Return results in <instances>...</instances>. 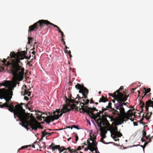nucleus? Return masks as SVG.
I'll return each instance as SVG.
<instances>
[{
  "mask_svg": "<svg viewBox=\"0 0 153 153\" xmlns=\"http://www.w3.org/2000/svg\"><path fill=\"white\" fill-rule=\"evenodd\" d=\"M79 92L80 93H82V94L84 93L83 92V90L82 89H79Z\"/></svg>",
  "mask_w": 153,
  "mask_h": 153,
  "instance_id": "nucleus-40",
  "label": "nucleus"
},
{
  "mask_svg": "<svg viewBox=\"0 0 153 153\" xmlns=\"http://www.w3.org/2000/svg\"><path fill=\"white\" fill-rule=\"evenodd\" d=\"M58 29V32L59 33H61V32H62V31L60 29V28L59 27V28H57Z\"/></svg>",
  "mask_w": 153,
  "mask_h": 153,
  "instance_id": "nucleus-47",
  "label": "nucleus"
},
{
  "mask_svg": "<svg viewBox=\"0 0 153 153\" xmlns=\"http://www.w3.org/2000/svg\"><path fill=\"white\" fill-rule=\"evenodd\" d=\"M24 99L25 100H26L27 101L28 100H29V98L26 96H25L24 98Z\"/></svg>",
  "mask_w": 153,
  "mask_h": 153,
  "instance_id": "nucleus-42",
  "label": "nucleus"
},
{
  "mask_svg": "<svg viewBox=\"0 0 153 153\" xmlns=\"http://www.w3.org/2000/svg\"><path fill=\"white\" fill-rule=\"evenodd\" d=\"M61 33V37L62 38H63V37H64V36H65V35L62 32H61V33Z\"/></svg>",
  "mask_w": 153,
  "mask_h": 153,
  "instance_id": "nucleus-41",
  "label": "nucleus"
},
{
  "mask_svg": "<svg viewBox=\"0 0 153 153\" xmlns=\"http://www.w3.org/2000/svg\"><path fill=\"white\" fill-rule=\"evenodd\" d=\"M139 105L140 108L142 109L144 107L145 104L144 103L143 101H140Z\"/></svg>",
  "mask_w": 153,
  "mask_h": 153,
  "instance_id": "nucleus-27",
  "label": "nucleus"
},
{
  "mask_svg": "<svg viewBox=\"0 0 153 153\" xmlns=\"http://www.w3.org/2000/svg\"><path fill=\"white\" fill-rule=\"evenodd\" d=\"M111 102L108 103V105L106 106L107 108H111V109L112 108H111Z\"/></svg>",
  "mask_w": 153,
  "mask_h": 153,
  "instance_id": "nucleus-34",
  "label": "nucleus"
},
{
  "mask_svg": "<svg viewBox=\"0 0 153 153\" xmlns=\"http://www.w3.org/2000/svg\"><path fill=\"white\" fill-rule=\"evenodd\" d=\"M28 44H30V42L31 41L33 40V38H32L28 37Z\"/></svg>",
  "mask_w": 153,
  "mask_h": 153,
  "instance_id": "nucleus-33",
  "label": "nucleus"
},
{
  "mask_svg": "<svg viewBox=\"0 0 153 153\" xmlns=\"http://www.w3.org/2000/svg\"><path fill=\"white\" fill-rule=\"evenodd\" d=\"M107 101H108L107 98L102 95L100 99L99 102L100 103L101 102H105Z\"/></svg>",
  "mask_w": 153,
  "mask_h": 153,
  "instance_id": "nucleus-20",
  "label": "nucleus"
},
{
  "mask_svg": "<svg viewBox=\"0 0 153 153\" xmlns=\"http://www.w3.org/2000/svg\"><path fill=\"white\" fill-rule=\"evenodd\" d=\"M22 126L25 128L27 131L34 130L36 131L38 128L43 129L42 126H40L41 125H21Z\"/></svg>",
  "mask_w": 153,
  "mask_h": 153,
  "instance_id": "nucleus-11",
  "label": "nucleus"
},
{
  "mask_svg": "<svg viewBox=\"0 0 153 153\" xmlns=\"http://www.w3.org/2000/svg\"><path fill=\"white\" fill-rule=\"evenodd\" d=\"M78 137L77 136V135H76L75 136V140L76 142L78 140Z\"/></svg>",
  "mask_w": 153,
  "mask_h": 153,
  "instance_id": "nucleus-39",
  "label": "nucleus"
},
{
  "mask_svg": "<svg viewBox=\"0 0 153 153\" xmlns=\"http://www.w3.org/2000/svg\"><path fill=\"white\" fill-rule=\"evenodd\" d=\"M65 53H68L69 55H71V52L70 51H68L67 50H65Z\"/></svg>",
  "mask_w": 153,
  "mask_h": 153,
  "instance_id": "nucleus-36",
  "label": "nucleus"
},
{
  "mask_svg": "<svg viewBox=\"0 0 153 153\" xmlns=\"http://www.w3.org/2000/svg\"><path fill=\"white\" fill-rule=\"evenodd\" d=\"M50 147H52V149H53V150H55V149H56V148H55V147H53V146H51H51H50ZM56 149H57V148H56Z\"/></svg>",
  "mask_w": 153,
  "mask_h": 153,
  "instance_id": "nucleus-49",
  "label": "nucleus"
},
{
  "mask_svg": "<svg viewBox=\"0 0 153 153\" xmlns=\"http://www.w3.org/2000/svg\"><path fill=\"white\" fill-rule=\"evenodd\" d=\"M35 52L34 51H33L32 52V54H35Z\"/></svg>",
  "mask_w": 153,
  "mask_h": 153,
  "instance_id": "nucleus-62",
  "label": "nucleus"
},
{
  "mask_svg": "<svg viewBox=\"0 0 153 153\" xmlns=\"http://www.w3.org/2000/svg\"><path fill=\"white\" fill-rule=\"evenodd\" d=\"M137 92H138V96H139V95H140V91H137Z\"/></svg>",
  "mask_w": 153,
  "mask_h": 153,
  "instance_id": "nucleus-60",
  "label": "nucleus"
},
{
  "mask_svg": "<svg viewBox=\"0 0 153 153\" xmlns=\"http://www.w3.org/2000/svg\"><path fill=\"white\" fill-rule=\"evenodd\" d=\"M32 56L35 59V54H32Z\"/></svg>",
  "mask_w": 153,
  "mask_h": 153,
  "instance_id": "nucleus-57",
  "label": "nucleus"
},
{
  "mask_svg": "<svg viewBox=\"0 0 153 153\" xmlns=\"http://www.w3.org/2000/svg\"><path fill=\"white\" fill-rule=\"evenodd\" d=\"M144 89L145 90L144 94V95H146L149 92L151 91V89L150 88H147L146 90V88H144Z\"/></svg>",
  "mask_w": 153,
  "mask_h": 153,
  "instance_id": "nucleus-26",
  "label": "nucleus"
},
{
  "mask_svg": "<svg viewBox=\"0 0 153 153\" xmlns=\"http://www.w3.org/2000/svg\"><path fill=\"white\" fill-rule=\"evenodd\" d=\"M90 103H94V101H93V100L92 99H90Z\"/></svg>",
  "mask_w": 153,
  "mask_h": 153,
  "instance_id": "nucleus-44",
  "label": "nucleus"
},
{
  "mask_svg": "<svg viewBox=\"0 0 153 153\" xmlns=\"http://www.w3.org/2000/svg\"><path fill=\"white\" fill-rule=\"evenodd\" d=\"M58 147V151L59 152V153H61L62 152H63V151L65 150H67V149L65 148L64 147L62 146L61 148H60V146L58 145L57 146Z\"/></svg>",
  "mask_w": 153,
  "mask_h": 153,
  "instance_id": "nucleus-22",
  "label": "nucleus"
},
{
  "mask_svg": "<svg viewBox=\"0 0 153 153\" xmlns=\"http://www.w3.org/2000/svg\"><path fill=\"white\" fill-rule=\"evenodd\" d=\"M23 105V103H21L20 105H16L15 109L13 111L14 117H17L22 122V123H20L19 124H40L32 114L30 115V114L25 113V110L22 106Z\"/></svg>",
  "mask_w": 153,
  "mask_h": 153,
  "instance_id": "nucleus-3",
  "label": "nucleus"
},
{
  "mask_svg": "<svg viewBox=\"0 0 153 153\" xmlns=\"http://www.w3.org/2000/svg\"><path fill=\"white\" fill-rule=\"evenodd\" d=\"M144 93H143L142 94V98L146 96V95H144Z\"/></svg>",
  "mask_w": 153,
  "mask_h": 153,
  "instance_id": "nucleus-55",
  "label": "nucleus"
},
{
  "mask_svg": "<svg viewBox=\"0 0 153 153\" xmlns=\"http://www.w3.org/2000/svg\"><path fill=\"white\" fill-rule=\"evenodd\" d=\"M87 143H88L89 144V145L88 146V147L90 148L89 150L91 152H93L94 151L95 149V146L94 145V143H93V145L94 146V148H93L92 146V144L88 140H87Z\"/></svg>",
  "mask_w": 153,
  "mask_h": 153,
  "instance_id": "nucleus-19",
  "label": "nucleus"
},
{
  "mask_svg": "<svg viewBox=\"0 0 153 153\" xmlns=\"http://www.w3.org/2000/svg\"><path fill=\"white\" fill-rule=\"evenodd\" d=\"M63 44L64 46L66 45L65 42V41H64V42H63Z\"/></svg>",
  "mask_w": 153,
  "mask_h": 153,
  "instance_id": "nucleus-61",
  "label": "nucleus"
},
{
  "mask_svg": "<svg viewBox=\"0 0 153 153\" xmlns=\"http://www.w3.org/2000/svg\"><path fill=\"white\" fill-rule=\"evenodd\" d=\"M10 81L7 80L0 83L1 86L3 85L7 88V89L5 88L0 89V98L4 99L6 101L4 103L0 102V107L1 108L6 107L10 111L13 112L14 111V108L10 100L13 95V92L10 88Z\"/></svg>",
  "mask_w": 153,
  "mask_h": 153,
  "instance_id": "nucleus-2",
  "label": "nucleus"
},
{
  "mask_svg": "<svg viewBox=\"0 0 153 153\" xmlns=\"http://www.w3.org/2000/svg\"><path fill=\"white\" fill-rule=\"evenodd\" d=\"M81 148L80 146H79L78 148V150H81Z\"/></svg>",
  "mask_w": 153,
  "mask_h": 153,
  "instance_id": "nucleus-56",
  "label": "nucleus"
},
{
  "mask_svg": "<svg viewBox=\"0 0 153 153\" xmlns=\"http://www.w3.org/2000/svg\"><path fill=\"white\" fill-rule=\"evenodd\" d=\"M86 120L88 123L89 124H91V123L90 121L86 118Z\"/></svg>",
  "mask_w": 153,
  "mask_h": 153,
  "instance_id": "nucleus-52",
  "label": "nucleus"
},
{
  "mask_svg": "<svg viewBox=\"0 0 153 153\" xmlns=\"http://www.w3.org/2000/svg\"><path fill=\"white\" fill-rule=\"evenodd\" d=\"M66 104H67L66 105L67 106V107L68 105H70L69 103H70V99L68 98H67V97H66Z\"/></svg>",
  "mask_w": 153,
  "mask_h": 153,
  "instance_id": "nucleus-28",
  "label": "nucleus"
},
{
  "mask_svg": "<svg viewBox=\"0 0 153 153\" xmlns=\"http://www.w3.org/2000/svg\"><path fill=\"white\" fill-rule=\"evenodd\" d=\"M65 46V49L66 50L67 49V48H69L68 47L66 46V45Z\"/></svg>",
  "mask_w": 153,
  "mask_h": 153,
  "instance_id": "nucleus-64",
  "label": "nucleus"
},
{
  "mask_svg": "<svg viewBox=\"0 0 153 153\" xmlns=\"http://www.w3.org/2000/svg\"><path fill=\"white\" fill-rule=\"evenodd\" d=\"M71 110L67 108V106L64 105L62 109H61V112L59 109H56L55 111L53 112V115L52 114L49 113L50 115L48 116L47 113H44L39 111H37L36 112L37 113L36 118L39 120H42V118L43 119V122H42L43 123L45 122L47 124H49L51 122H53L55 120L58 119L59 117L61 116L63 113H65L69 112Z\"/></svg>",
  "mask_w": 153,
  "mask_h": 153,
  "instance_id": "nucleus-4",
  "label": "nucleus"
},
{
  "mask_svg": "<svg viewBox=\"0 0 153 153\" xmlns=\"http://www.w3.org/2000/svg\"><path fill=\"white\" fill-rule=\"evenodd\" d=\"M83 86H84L83 85H81L77 83L76 85H75V87L77 90H79L80 89H82Z\"/></svg>",
  "mask_w": 153,
  "mask_h": 153,
  "instance_id": "nucleus-23",
  "label": "nucleus"
},
{
  "mask_svg": "<svg viewBox=\"0 0 153 153\" xmlns=\"http://www.w3.org/2000/svg\"><path fill=\"white\" fill-rule=\"evenodd\" d=\"M88 148H85V149L86 151H88Z\"/></svg>",
  "mask_w": 153,
  "mask_h": 153,
  "instance_id": "nucleus-63",
  "label": "nucleus"
},
{
  "mask_svg": "<svg viewBox=\"0 0 153 153\" xmlns=\"http://www.w3.org/2000/svg\"><path fill=\"white\" fill-rule=\"evenodd\" d=\"M87 94L85 93H83L82 94L83 97H81L79 96V94L77 95V96L78 97V100H80V99H82V101L84 102H81L80 103V105L79 107L78 106H76V105L74 104L73 103L71 105V108L72 109H75L76 110H78V109L80 111V113H82V108H83L87 109L85 107L86 105H88L89 102V100L88 99H86L87 98Z\"/></svg>",
  "mask_w": 153,
  "mask_h": 153,
  "instance_id": "nucleus-9",
  "label": "nucleus"
},
{
  "mask_svg": "<svg viewBox=\"0 0 153 153\" xmlns=\"http://www.w3.org/2000/svg\"><path fill=\"white\" fill-rule=\"evenodd\" d=\"M48 130H49V131L51 130L50 129H47L46 130H45L43 131H42L41 132V134H42V137L40 139V141H41L42 140L43 137H44L46 135L49 136L51 134V133H48V132H46Z\"/></svg>",
  "mask_w": 153,
  "mask_h": 153,
  "instance_id": "nucleus-17",
  "label": "nucleus"
},
{
  "mask_svg": "<svg viewBox=\"0 0 153 153\" xmlns=\"http://www.w3.org/2000/svg\"><path fill=\"white\" fill-rule=\"evenodd\" d=\"M146 111L147 112V113L146 114L145 117L146 119L148 120L150 118L151 115L152 114V112H150V114L149 115V111Z\"/></svg>",
  "mask_w": 153,
  "mask_h": 153,
  "instance_id": "nucleus-24",
  "label": "nucleus"
},
{
  "mask_svg": "<svg viewBox=\"0 0 153 153\" xmlns=\"http://www.w3.org/2000/svg\"><path fill=\"white\" fill-rule=\"evenodd\" d=\"M150 137V135H148V136H145V137L144 138H145V139H146V140H149L150 139L149 138V137Z\"/></svg>",
  "mask_w": 153,
  "mask_h": 153,
  "instance_id": "nucleus-35",
  "label": "nucleus"
},
{
  "mask_svg": "<svg viewBox=\"0 0 153 153\" xmlns=\"http://www.w3.org/2000/svg\"><path fill=\"white\" fill-rule=\"evenodd\" d=\"M122 92L123 91L120 92H119V91L117 90L116 92H114L113 94L108 93V94L109 96L112 97L114 99L116 100L117 102V97H120Z\"/></svg>",
  "mask_w": 153,
  "mask_h": 153,
  "instance_id": "nucleus-13",
  "label": "nucleus"
},
{
  "mask_svg": "<svg viewBox=\"0 0 153 153\" xmlns=\"http://www.w3.org/2000/svg\"><path fill=\"white\" fill-rule=\"evenodd\" d=\"M75 99L74 100V99H72L71 98V99H70V102H71V103H76L77 104H78V103L79 102L78 101H75Z\"/></svg>",
  "mask_w": 153,
  "mask_h": 153,
  "instance_id": "nucleus-29",
  "label": "nucleus"
},
{
  "mask_svg": "<svg viewBox=\"0 0 153 153\" xmlns=\"http://www.w3.org/2000/svg\"><path fill=\"white\" fill-rule=\"evenodd\" d=\"M90 137L91 138V140L92 141V142L94 143V145L95 146L94 151H95L96 153H100L97 149V143L95 139H96V136H94L93 138L91 137V136L90 135Z\"/></svg>",
  "mask_w": 153,
  "mask_h": 153,
  "instance_id": "nucleus-14",
  "label": "nucleus"
},
{
  "mask_svg": "<svg viewBox=\"0 0 153 153\" xmlns=\"http://www.w3.org/2000/svg\"><path fill=\"white\" fill-rule=\"evenodd\" d=\"M22 90H24V95H27L28 96H30L31 93L30 92L28 91L29 90V89H27V86L26 85H24L22 88Z\"/></svg>",
  "mask_w": 153,
  "mask_h": 153,
  "instance_id": "nucleus-16",
  "label": "nucleus"
},
{
  "mask_svg": "<svg viewBox=\"0 0 153 153\" xmlns=\"http://www.w3.org/2000/svg\"><path fill=\"white\" fill-rule=\"evenodd\" d=\"M29 146H28V145H27V146H22L20 148H19V149L18 150V152H19V151L20 150H21V149H23L25 148H27Z\"/></svg>",
  "mask_w": 153,
  "mask_h": 153,
  "instance_id": "nucleus-30",
  "label": "nucleus"
},
{
  "mask_svg": "<svg viewBox=\"0 0 153 153\" xmlns=\"http://www.w3.org/2000/svg\"><path fill=\"white\" fill-rule=\"evenodd\" d=\"M26 52L22 51L18 52L16 53L11 52L10 56L7 57V59H9L10 62L7 61V59H4L2 61V65H0V71L2 72L6 69L9 70L11 71L14 78L16 79L22 80L24 74V68L22 67L23 64L20 60L24 59H29L31 55L29 57L25 56Z\"/></svg>",
  "mask_w": 153,
  "mask_h": 153,
  "instance_id": "nucleus-1",
  "label": "nucleus"
},
{
  "mask_svg": "<svg viewBox=\"0 0 153 153\" xmlns=\"http://www.w3.org/2000/svg\"><path fill=\"white\" fill-rule=\"evenodd\" d=\"M31 62V61H29V62H28L27 63V64L28 65H29Z\"/></svg>",
  "mask_w": 153,
  "mask_h": 153,
  "instance_id": "nucleus-54",
  "label": "nucleus"
},
{
  "mask_svg": "<svg viewBox=\"0 0 153 153\" xmlns=\"http://www.w3.org/2000/svg\"><path fill=\"white\" fill-rule=\"evenodd\" d=\"M64 40L63 38H62L61 41L64 42Z\"/></svg>",
  "mask_w": 153,
  "mask_h": 153,
  "instance_id": "nucleus-59",
  "label": "nucleus"
},
{
  "mask_svg": "<svg viewBox=\"0 0 153 153\" xmlns=\"http://www.w3.org/2000/svg\"><path fill=\"white\" fill-rule=\"evenodd\" d=\"M123 86H121L120 88L119 89V90H117L119 91V92H120V91L121 90H123Z\"/></svg>",
  "mask_w": 153,
  "mask_h": 153,
  "instance_id": "nucleus-38",
  "label": "nucleus"
},
{
  "mask_svg": "<svg viewBox=\"0 0 153 153\" xmlns=\"http://www.w3.org/2000/svg\"><path fill=\"white\" fill-rule=\"evenodd\" d=\"M115 100H115V99H114V100H111V101H112V102L113 103H114V104H115Z\"/></svg>",
  "mask_w": 153,
  "mask_h": 153,
  "instance_id": "nucleus-53",
  "label": "nucleus"
},
{
  "mask_svg": "<svg viewBox=\"0 0 153 153\" xmlns=\"http://www.w3.org/2000/svg\"><path fill=\"white\" fill-rule=\"evenodd\" d=\"M139 145H140L139 144L136 145H134L133 146H131L130 147H134V146H139Z\"/></svg>",
  "mask_w": 153,
  "mask_h": 153,
  "instance_id": "nucleus-50",
  "label": "nucleus"
},
{
  "mask_svg": "<svg viewBox=\"0 0 153 153\" xmlns=\"http://www.w3.org/2000/svg\"><path fill=\"white\" fill-rule=\"evenodd\" d=\"M71 139V137H70V138H68V139H67V140H68V141H70V139Z\"/></svg>",
  "mask_w": 153,
  "mask_h": 153,
  "instance_id": "nucleus-58",
  "label": "nucleus"
},
{
  "mask_svg": "<svg viewBox=\"0 0 153 153\" xmlns=\"http://www.w3.org/2000/svg\"><path fill=\"white\" fill-rule=\"evenodd\" d=\"M82 89L83 90V92H84V93H85V94H88V90L84 86L83 87Z\"/></svg>",
  "mask_w": 153,
  "mask_h": 153,
  "instance_id": "nucleus-25",
  "label": "nucleus"
},
{
  "mask_svg": "<svg viewBox=\"0 0 153 153\" xmlns=\"http://www.w3.org/2000/svg\"><path fill=\"white\" fill-rule=\"evenodd\" d=\"M136 89V88H132V89H131V92H133V93H134V91Z\"/></svg>",
  "mask_w": 153,
  "mask_h": 153,
  "instance_id": "nucleus-45",
  "label": "nucleus"
},
{
  "mask_svg": "<svg viewBox=\"0 0 153 153\" xmlns=\"http://www.w3.org/2000/svg\"><path fill=\"white\" fill-rule=\"evenodd\" d=\"M73 125V126H72L71 127L69 126H68V127H66V128H60V129H57V130H62L63 129H65L67 128H71V129H72L73 128H74L77 129H79V126H74L75 125Z\"/></svg>",
  "mask_w": 153,
  "mask_h": 153,
  "instance_id": "nucleus-21",
  "label": "nucleus"
},
{
  "mask_svg": "<svg viewBox=\"0 0 153 153\" xmlns=\"http://www.w3.org/2000/svg\"><path fill=\"white\" fill-rule=\"evenodd\" d=\"M106 134H104L101 133V140H103L106 137Z\"/></svg>",
  "mask_w": 153,
  "mask_h": 153,
  "instance_id": "nucleus-31",
  "label": "nucleus"
},
{
  "mask_svg": "<svg viewBox=\"0 0 153 153\" xmlns=\"http://www.w3.org/2000/svg\"><path fill=\"white\" fill-rule=\"evenodd\" d=\"M100 128L101 133L106 134L107 133V131H109L111 134V136L113 139H114V137H112V135L114 136H115V132H117L118 134L117 137H120L122 136V134L118 132L117 128L115 127H113V125H105L106 126H102V125H97Z\"/></svg>",
  "mask_w": 153,
  "mask_h": 153,
  "instance_id": "nucleus-8",
  "label": "nucleus"
},
{
  "mask_svg": "<svg viewBox=\"0 0 153 153\" xmlns=\"http://www.w3.org/2000/svg\"><path fill=\"white\" fill-rule=\"evenodd\" d=\"M44 25H51L53 26L54 27L59 28V27L51 23L48 20H40L33 25L30 26L29 27V33L33 31H36L39 27L42 28Z\"/></svg>",
  "mask_w": 153,
  "mask_h": 153,
  "instance_id": "nucleus-7",
  "label": "nucleus"
},
{
  "mask_svg": "<svg viewBox=\"0 0 153 153\" xmlns=\"http://www.w3.org/2000/svg\"><path fill=\"white\" fill-rule=\"evenodd\" d=\"M116 103H115L114 108H112L114 114H116L118 117L115 119V122L116 123H112L111 124H121L124 121L123 120L125 115L128 114V112H126L125 109L123 107V103L120 102H117Z\"/></svg>",
  "mask_w": 153,
  "mask_h": 153,
  "instance_id": "nucleus-6",
  "label": "nucleus"
},
{
  "mask_svg": "<svg viewBox=\"0 0 153 153\" xmlns=\"http://www.w3.org/2000/svg\"><path fill=\"white\" fill-rule=\"evenodd\" d=\"M152 141V140H151V139H149V140L148 141V142H146L144 144V146H145H145L148 144L150 143V142H151Z\"/></svg>",
  "mask_w": 153,
  "mask_h": 153,
  "instance_id": "nucleus-32",
  "label": "nucleus"
},
{
  "mask_svg": "<svg viewBox=\"0 0 153 153\" xmlns=\"http://www.w3.org/2000/svg\"><path fill=\"white\" fill-rule=\"evenodd\" d=\"M147 127V126L145 125L143 127V137L141 138V140L142 142L146 141V140L144 138H143L145 136H146V128Z\"/></svg>",
  "mask_w": 153,
  "mask_h": 153,
  "instance_id": "nucleus-18",
  "label": "nucleus"
},
{
  "mask_svg": "<svg viewBox=\"0 0 153 153\" xmlns=\"http://www.w3.org/2000/svg\"><path fill=\"white\" fill-rule=\"evenodd\" d=\"M71 150V153H73V152H76V150H74L73 149H72Z\"/></svg>",
  "mask_w": 153,
  "mask_h": 153,
  "instance_id": "nucleus-43",
  "label": "nucleus"
},
{
  "mask_svg": "<svg viewBox=\"0 0 153 153\" xmlns=\"http://www.w3.org/2000/svg\"><path fill=\"white\" fill-rule=\"evenodd\" d=\"M87 109L82 108V112H86L89 116L93 119L97 124H110L105 117L102 115L104 110H102L94 114L93 112L95 111H98L95 107L91 108L86 106Z\"/></svg>",
  "mask_w": 153,
  "mask_h": 153,
  "instance_id": "nucleus-5",
  "label": "nucleus"
},
{
  "mask_svg": "<svg viewBox=\"0 0 153 153\" xmlns=\"http://www.w3.org/2000/svg\"><path fill=\"white\" fill-rule=\"evenodd\" d=\"M107 108H104L103 107H102V110H104V111H106V110H107Z\"/></svg>",
  "mask_w": 153,
  "mask_h": 153,
  "instance_id": "nucleus-48",
  "label": "nucleus"
},
{
  "mask_svg": "<svg viewBox=\"0 0 153 153\" xmlns=\"http://www.w3.org/2000/svg\"><path fill=\"white\" fill-rule=\"evenodd\" d=\"M128 112V114L125 115L124 117L123 120L124 121L128 120L130 119V117L131 118L132 116H134L135 115V112H132V110L131 109L129 110L126 112Z\"/></svg>",
  "mask_w": 153,
  "mask_h": 153,
  "instance_id": "nucleus-12",
  "label": "nucleus"
},
{
  "mask_svg": "<svg viewBox=\"0 0 153 153\" xmlns=\"http://www.w3.org/2000/svg\"><path fill=\"white\" fill-rule=\"evenodd\" d=\"M139 146H140L142 147V148H143V151H144V149H145V146H144V145H143H143H139Z\"/></svg>",
  "mask_w": 153,
  "mask_h": 153,
  "instance_id": "nucleus-46",
  "label": "nucleus"
},
{
  "mask_svg": "<svg viewBox=\"0 0 153 153\" xmlns=\"http://www.w3.org/2000/svg\"><path fill=\"white\" fill-rule=\"evenodd\" d=\"M128 95H127L124 91H123V92L120 97H117V102H120L121 103H123V105H126L128 103L125 102L127 100Z\"/></svg>",
  "mask_w": 153,
  "mask_h": 153,
  "instance_id": "nucleus-10",
  "label": "nucleus"
},
{
  "mask_svg": "<svg viewBox=\"0 0 153 153\" xmlns=\"http://www.w3.org/2000/svg\"><path fill=\"white\" fill-rule=\"evenodd\" d=\"M67 149H67H68V150H69V151L70 152H71V149H70V148H69V147H68Z\"/></svg>",
  "mask_w": 153,
  "mask_h": 153,
  "instance_id": "nucleus-51",
  "label": "nucleus"
},
{
  "mask_svg": "<svg viewBox=\"0 0 153 153\" xmlns=\"http://www.w3.org/2000/svg\"><path fill=\"white\" fill-rule=\"evenodd\" d=\"M101 142L103 143L104 144H109V143H112V142H108V143H105V142L103 141H101Z\"/></svg>",
  "mask_w": 153,
  "mask_h": 153,
  "instance_id": "nucleus-37",
  "label": "nucleus"
},
{
  "mask_svg": "<svg viewBox=\"0 0 153 153\" xmlns=\"http://www.w3.org/2000/svg\"><path fill=\"white\" fill-rule=\"evenodd\" d=\"M151 106L153 108V102L150 100L147 101L146 102V111H148L149 107Z\"/></svg>",
  "mask_w": 153,
  "mask_h": 153,
  "instance_id": "nucleus-15",
  "label": "nucleus"
}]
</instances>
